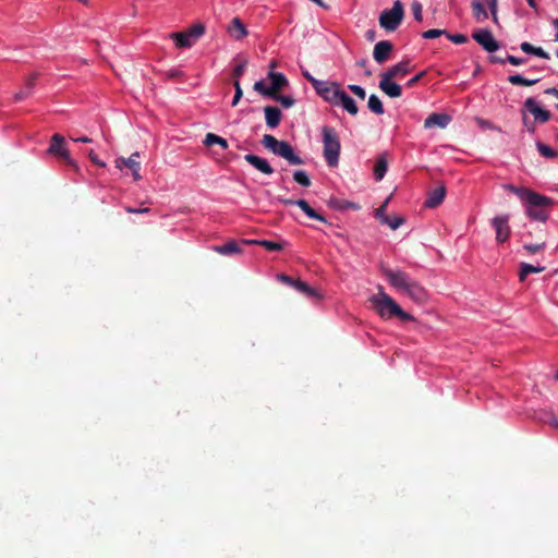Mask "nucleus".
Here are the masks:
<instances>
[{
  "label": "nucleus",
  "mask_w": 558,
  "mask_h": 558,
  "mask_svg": "<svg viewBox=\"0 0 558 558\" xmlns=\"http://www.w3.org/2000/svg\"><path fill=\"white\" fill-rule=\"evenodd\" d=\"M425 75V72L422 71L420 72L418 74H416L415 76H413L411 80L408 81L407 83V86L408 87H413L414 85H416L420 80Z\"/></svg>",
  "instance_id": "nucleus-56"
},
{
  "label": "nucleus",
  "mask_w": 558,
  "mask_h": 558,
  "mask_svg": "<svg viewBox=\"0 0 558 558\" xmlns=\"http://www.w3.org/2000/svg\"><path fill=\"white\" fill-rule=\"evenodd\" d=\"M391 199V195L388 196L386 198V201L384 202V204L381 206H379L376 210H375V217L381 222V219H384L385 217H388L386 215V210H387V206H388V203L389 201Z\"/></svg>",
  "instance_id": "nucleus-46"
},
{
  "label": "nucleus",
  "mask_w": 558,
  "mask_h": 558,
  "mask_svg": "<svg viewBox=\"0 0 558 558\" xmlns=\"http://www.w3.org/2000/svg\"><path fill=\"white\" fill-rule=\"evenodd\" d=\"M186 32L190 34V36L194 40H196L197 38H199L204 34L205 27H204L203 24H195L191 28H189Z\"/></svg>",
  "instance_id": "nucleus-43"
},
{
  "label": "nucleus",
  "mask_w": 558,
  "mask_h": 558,
  "mask_svg": "<svg viewBox=\"0 0 558 558\" xmlns=\"http://www.w3.org/2000/svg\"><path fill=\"white\" fill-rule=\"evenodd\" d=\"M365 37L367 40L369 41H373L376 37V32L374 29H368L366 33H365Z\"/></svg>",
  "instance_id": "nucleus-63"
},
{
  "label": "nucleus",
  "mask_w": 558,
  "mask_h": 558,
  "mask_svg": "<svg viewBox=\"0 0 558 558\" xmlns=\"http://www.w3.org/2000/svg\"><path fill=\"white\" fill-rule=\"evenodd\" d=\"M266 124L270 129H275L281 121V111L277 107L267 106L264 108Z\"/></svg>",
  "instance_id": "nucleus-20"
},
{
  "label": "nucleus",
  "mask_w": 558,
  "mask_h": 558,
  "mask_svg": "<svg viewBox=\"0 0 558 558\" xmlns=\"http://www.w3.org/2000/svg\"><path fill=\"white\" fill-rule=\"evenodd\" d=\"M403 222H404V219L402 217H393V218L385 217L384 219H381V223L388 225L392 230L398 229L400 226L403 225Z\"/></svg>",
  "instance_id": "nucleus-41"
},
{
  "label": "nucleus",
  "mask_w": 558,
  "mask_h": 558,
  "mask_svg": "<svg viewBox=\"0 0 558 558\" xmlns=\"http://www.w3.org/2000/svg\"><path fill=\"white\" fill-rule=\"evenodd\" d=\"M411 72L410 63L408 60L401 61L393 66H391L387 72L383 73V75L395 78L399 76H404Z\"/></svg>",
  "instance_id": "nucleus-21"
},
{
  "label": "nucleus",
  "mask_w": 558,
  "mask_h": 558,
  "mask_svg": "<svg viewBox=\"0 0 558 558\" xmlns=\"http://www.w3.org/2000/svg\"><path fill=\"white\" fill-rule=\"evenodd\" d=\"M484 2H486L490 14L495 15L498 10V0H485Z\"/></svg>",
  "instance_id": "nucleus-54"
},
{
  "label": "nucleus",
  "mask_w": 558,
  "mask_h": 558,
  "mask_svg": "<svg viewBox=\"0 0 558 558\" xmlns=\"http://www.w3.org/2000/svg\"><path fill=\"white\" fill-rule=\"evenodd\" d=\"M472 16L478 23H483L488 19V11L485 9V5L482 0H472L471 1Z\"/></svg>",
  "instance_id": "nucleus-22"
},
{
  "label": "nucleus",
  "mask_w": 558,
  "mask_h": 558,
  "mask_svg": "<svg viewBox=\"0 0 558 558\" xmlns=\"http://www.w3.org/2000/svg\"><path fill=\"white\" fill-rule=\"evenodd\" d=\"M244 159L264 174L270 175L274 173V168L269 165V162L266 159L262 157H258L253 154H247L244 156Z\"/></svg>",
  "instance_id": "nucleus-14"
},
{
  "label": "nucleus",
  "mask_w": 558,
  "mask_h": 558,
  "mask_svg": "<svg viewBox=\"0 0 558 558\" xmlns=\"http://www.w3.org/2000/svg\"><path fill=\"white\" fill-rule=\"evenodd\" d=\"M508 191L515 194L525 206V214L533 220L545 222L549 217V209L554 205V199L536 193L524 186L508 184L505 186Z\"/></svg>",
  "instance_id": "nucleus-1"
},
{
  "label": "nucleus",
  "mask_w": 558,
  "mask_h": 558,
  "mask_svg": "<svg viewBox=\"0 0 558 558\" xmlns=\"http://www.w3.org/2000/svg\"><path fill=\"white\" fill-rule=\"evenodd\" d=\"M446 37L450 41H452V43H454L457 45L465 44L469 40L468 36L463 35V34H454V35H452V34H449V33L446 32Z\"/></svg>",
  "instance_id": "nucleus-47"
},
{
  "label": "nucleus",
  "mask_w": 558,
  "mask_h": 558,
  "mask_svg": "<svg viewBox=\"0 0 558 558\" xmlns=\"http://www.w3.org/2000/svg\"><path fill=\"white\" fill-rule=\"evenodd\" d=\"M295 205L300 207L310 218L319 220L322 222H327L325 217L313 209L305 199H298Z\"/></svg>",
  "instance_id": "nucleus-28"
},
{
  "label": "nucleus",
  "mask_w": 558,
  "mask_h": 558,
  "mask_svg": "<svg viewBox=\"0 0 558 558\" xmlns=\"http://www.w3.org/2000/svg\"><path fill=\"white\" fill-rule=\"evenodd\" d=\"M233 86H234V96H233L231 106L235 107L243 96V90L241 88L240 81H238V80H234Z\"/></svg>",
  "instance_id": "nucleus-44"
},
{
  "label": "nucleus",
  "mask_w": 558,
  "mask_h": 558,
  "mask_svg": "<svg viewBox=\"0 0 558 558\" xmlns=\"http://www.w3.org/2000/svg\"><path fill=\"white\" fill-rule=\"evenodd\" d=\"M536 146H537L539 154L546 158H556L558 156V153L554 148L549 147L548 145H545L543 143H537Z\"/></svg>",
  "instance_id": "nucleus-39"
},
{
  "label": "nucleus",
  "mask_w": 558,
  "mask_h": 558,
  "mask_svg": "<svg viewBox=\"0 0 558 558\" xmlns=\"http://www.w3.org/2000/svg\"><path fill=\"white\" fill-rule=\"evenodd\" d=\"M322 135L324 158L329 167H337L341 149L339 135L336 130L330 126H324L322 129Z\"/></svg>",
  "instance_id": "nucleus-5"
},
{
  "label": "nucleus",
  "mask_w": 558,
  "mask_h": 558,
  "mask_svg": "<svg viewBox=\"0 0 558 558\" xmlns=\"http://www.w3.org/2000/svg\"><path fill=\"white\" fill-rule=\"evenodd\" d=\"M404 17V8L400 0H396L390 10H384L379 15V25L387 32H395Z\"/></svg>",
  "instance_id": "nucleus-6"
},
{
  "label": "nucleus",
  "mask_w": 558,
  "mask_h": 558,
  "mask_svg": "<svg viewBox=\"0 0 558 558\" xmlns=\"http://www.w3.org/2000/svg\"><path fill=\"white\" fill-rule=\"evenodd\" d=\"M87 155H88L89 160L94 165L99 166V167H105L106 166V163L98 158V156L95 154V151L93 149H89L87 151Z\"/></svg>",
  "instance_id": "nucleus-52"
},
{
  "label": "nucleus",
  "mask_w": 558,
  "mask_h": 558,
  "mask_svg": "<svg viewBox=\"0 0 558 558\" xmlns=\"http://www.w3.org/2000/svg\"><path fill=\"white\" fill-rule=\"evenodd\" d=\"M450 117L445 113H432L424 121L425 129H432L434 126L446 128L450 122Z\"/></svg>",
  "instance_id": "nucleus-18"
},
{
  "label": "nucleus",
  "mask_w": 558,
  "mask_h": 558,
  "mask_svg": "<svg viewBox=\"0 0 558 558\" xmlns=\"http://www.w3.org/2000/svg\"><path fill=\"white\" fill-rule=\"evenodd\" d=\"M303 76L312 84L314 89H316L315 82H320L319 80H316L314 76H312L307 71L303 72Z\"/></svg>",
  "instance_id": "nucleus-60"
},
{
  "label": "nucleus",
  "mask_w": 558,
  "mask_h": 558,
  "mask_svg": "<svg viewBox=\"0 0 558 558\" xmlns=\"http://www.w3.org/2000/svg\"><path fill=\"white\" fill-rule=\"evenodd\" d=\"M271 99L280 102V105L284 108H290L295 104V100L293 97L288 96V95H281L279 93L276 94L275 96H272Z\"/></svg>",
  "instance_id": "nucleus-38"
},
{
  "label": "nucleus",
  "mask_w": 558,
  "mask_h": 558,
  "mask_svg": "<svg viewBox=\"0 0 558 558\" xmlns=\"http://www.w3.org/2000/svg\"><path fill=\"white\" fill-rule=\"evenodd\" d=\"M369 302L381 318L398 317L402 322L413 320V316L404 312L381 286L378 287V292L369 298Z\"/></svg>",
  "instance_id": "nucleus-3"
},
{
  "label": "nucleus",
  "mask_w": 558,
  "mask_h": 558,
  "mask_svg": "<svg viewBox=\"0 0 558 558\" xmlns=\"http://www.w3.org/2000/svg\"><path fill=\"white\" fill-rule=\"evenodd\" d=\"M506 60L510 64L515 65V66L521 65V64H523L525 62V59L518 58V57H514V56H511V54L507 56Z\"/></svg>",
  "instance_id": "nucleus-53"
},
{
  "label": "nucleus",
  "mask_w": 558,
  "mask_h": 558,
  "mask_svg": "<svg viewBox=\"0 0 558 558\" xmlns=\"http://www.w3.org/2000/svg\"><path fill=\"white\" fill-rule=\"evenodd\" d=\"M472 38L488 52H495L499 49V43L494 38L489 29L475 31L472 34Z\"/></svg>",
  "instance_id": "nucleus-11"
},
{
  "label": "nucleus",
  "mask_w": 558,
  "mask_h": 558,
  "mask_svg": "<svg viewBox=\"0 0 558 558\" xmlns=\"http://www.w3.org/2000/svg\"><path fill=\"white\" fill-rule=\"evenodd\" d=\"M229 34L236 40L247 36V29L239 17H233L228 26Z\"/></svg>",
  "instance_id": "nucleus-19"
},
{
  "label": "nucleus",
  "mask_w": 558,
  "mask_h": 558,
  "mask_svg": "<svg viewBox=\"0 0 558 558\" xmlns=\"http://www.w3.org/2000/svg\"><path fill=\"white\" fill-rule=\"evenodd\" d=\"M329 205L332 208L341 209V210L348 209V208H353V209H357L359 208V205H356L354 203H351V202H348V201H343V199H338V198L330 199Z\"/></svg>",
  "instance_id": "nucleus-36"
},
{
  "label": "nucleus",
  "mask_w": 558,
  "mask_h": 558,
  "mask_svg": "<svg viewBox=\"0 0 558 558\" xmlns=\"http://www.w3.org/2000/svg\"><path fill=\"white\" fill-rule=\"evenodd\" d=\"M441 35H446L445 29H428L422 33V37L425 39H434L438 38Z\"/></svg>",
  "instance_id": "nucleus-48"
},
{
  "label": "nucleus",
  "mask_w": 558,
  "mask_h": 558,
  "mask_svg": "<svg viewBox=\"0 0 558 558\" xmlns=\"http://www.w3.org/2000/svg\"><path fill=\"white\" fill-rule=\"evenodd\" d=\"M544 269H545L544 267H535L531 264L521 263L520 271H519V280L521 282H523L530 274H538V272H542Z\"/></svg>",
  "instance_id": "nucleus-33"
},
{
  "label": "nucleus",
  "mask_w": 558,
  "mask_h": 558,
  "mask_svg": "<svg viewBox=\"0 0 558 558\" xmlns=\"http://www.w3.org/2000/svg\"><path fill=\"white\" fill-rule=\"evenodd\" d=\"M446 196V186L440 184L435 190L430 191L425 201V206L428 208H435L439 206Z\"/></svg>",
  "instance_id": "nucleus-16"
},
{
  "label": "nucleus",
  "mask_w": 558,
  "mask_h": 558,
  "mask_svg": "<svg viewBox=\"0 0 558 558\" xmlns=\"http://www.w3.org/2000/svg\"><path fill=\"white\" fill-rule=\"evenodd\" d=\"M125 211L130 213V214H146V213H149L150 209L148 207H144V208H133V207H125Z\"/></svg>",
  "instance_id": "nucleus-57"
},
{
  "label": "nucleus",
  "mask_w": 558,
  "mask_h": 558,
  "mask_svg": "<svg viewBox=\"0 0 558 558\" xmlns=\"http://www.w3.org/2000/svg\"><path fill=\"white\" fill-rule=\"evenodd\" d=\"M523 123L530 132H534V130H535L534 125L527 121V118L525 117L524 113H523Z\"/></svg>",
  "instance_id": "nucleus-64"
},
{
  "label": "nucleus",
  "mask_w": 558,
  "mask_h": 558,
  "mask_svg": "<svg viewBox=\"0 0 558 558\" xmlns=\"http://www.w3.org/2000/svg\"><path fill=\"white\" fill-rule=\"evenodd\" d=\"M70 138L73 142H77V143H92L93 142V140L90 137H87V136H81V137L70 136Z\"/></svg>",
  "instance_id": "nucleus-62"
},
{
  "label": "nucleus",
  "mask_w": 558,
  "mask_h": 558,
  "mask_svg": "<svg viewBox=\"0 0 558 558\" xmlns=\"http://www.w3.org/2000/svg\"><path fill=\"white\" fill-rule=\"evenodd\" d=\"M392 50H393V45L391 44V41H389V40L378 41L375 45L374 51H373L374 60L379 64L385 63L387 60L390 59Z\"/></svg>",
  "instance_id": "nucleus-13"
},
{
  "label": "nucleus",
  "mask_w": 558,
  "mask_h": 558,
  "mask_svg": "<svg viewBox=\"0 0 558 558\" xmlns=\"http://www.w3.org/2000/svg\"><path fill=\"white\" fill-rule=\"evenodd\" d=\"M413 16L415 21L422 22L423 20V7L418 1H413L411 4Z\"/></svg>",
  "instance_id": "nucleus-45"
},
{
  "label": "nucleus",
  "mask_w": 558,
  "mask_h": 558,
  "mask_svg": "<svg viewBox=\"0 0 558 558\" xmlns=\"http://www.w3.org/2000/svg\"><path fill=\"white\" fill-rule=\"evenodd\" d=\"M388 169L387 160L384 156H380L374 166V178L376 181L383 180Z\"/></svg>",
  "instance_id": "nucleus-32"
},
{
  "label": "nucleus",
  "mask_w": 558,
  "mask_h": 558,
  "mask_svg": "<svg viewBox=\"0 0 558 558\" xmlns=\"http://www.w3.org/2000/svg\"><path fill=\"white\" fill-rule=\"evenodd\" d=\"M293 180L304 187H308L312 184L310 177L304 170L294 171Z\"/></svg>",
  "instance_id": "nucleus-37"
},
{
  "label": "nucleus",
  "mask_w": 558,
  "mask_h": 558,
  "mask_svg": "<svg viewBox=\"0 0 558 558\" xmlns=\"http://www.w3.org/2000/svg\"><path fill=\"white\" fill-rule=\"evenodd\" d=\"M140 157V154L133 153L129 158L120 157L116 159V167L119 169H122L123 167H126L128 170L132 171L133 179L135 181H140L142 179V175L140 174L141 170V163L137 160Z\"/></svg>",
  "instance_id": "nucleus-12"
},
{
  "label": "nucleus",
  "mask_w": 558,
  "mask_h": 558,
  "mask_svg": "<svg viewBox=\"0 0 558 558\" xmlns=\"http://www.w3.org/2000/svg\"><path fill=\"white\" fill-rule=\"evenodd\" d=\"M38 76L39 74L35 72L26 78L24 89L15 93L13 96V100L15 102H20L32 95V90L36 84V80L38 78Z\"/></svg>",
  "instance_id": "nucleus-17"
},
{
  "label": "nucleus",
  "mask_w": 558,
  "mask_h": 558,
  "mask_svg": "<svg viewBox=\"0 0 558 558\" xmlns=\"http://www.w3.org/2000/svg\"><path fill=\"white\" fill-rule=\"evenodd\" d=\"M295 205L300 207L310 218L319 220L322 222H327L325 217L313 209L305 199H298Z\"/></svg>",
  "instance_id": "nucleus-29"
},
{
  "label": "nucleus",
  "mask_w": 558,
  "mask_h": 558,
  "mask_svg": "<svg viewBox=\"0 0 558 558\" xmlns=\"http://www.w3.org/2000/svg\"><path fill=\"white\" fill-rule=\"evenodd\" d=\"M544 94L551 95L556 98H558V88L556 87H549L544 90ZM556 108L558 109V102L556 104Z\"/></svg>",
  "instance_id": "nucleus-61"
},
{
  "label": "nucleus",
  "mask_w": 558,
  "mask_h": 558,
  "mask_svg": "<svg viewBox=\"0 0 558 558\" xmlns=\"http://www.w3.org/2000/svg\"><path fill=\"white\" fill-rule=\"evenodd\" d=\"M203 144L208 147L213 145H219L222 149H227L229 146L228 142L223 137L214 133H207Z\"/></svg>",
  "instance_id": "nucleus-31"
},
{
  "label": "nucleus",
  "mask_w": 558,
  "mask_h": 558,
  "mask_svg": "<svg viewBox=\"0 0 558 558\" xmlns=\"http://www.w3.org/2000/svg\"><path fill=\"white\" fill-rule=\"evenodd\" d=\"M316 93L327 102L336 106L338 99L343 92L341 85L337 82H315Z\"/></svg>",
  "instance_id": "nucleus-8"
},
{
  "label": "nucleus",
  "mask_w": 558,
  "mask_h": 558,
  "mask_svg": "<svg viewBox=\"0 0 558 558\" xmlns=\"http://www.w3.org/2000/svg\"><path fill=\"white\" fill-rule=\"evenodd\" d=\"M492 226L496 231V241L498 243H504L510 238L509 215L496 216L492 219Z\"/></svg>",
  "instance_id": "nucleus-10"
},
{
  "label": "nucleus",
  "mask_w": 558,
  "mask_h": 558,
  "mask_svg": "<svg viewBox=\"0 0 558 558\" xmlns=\"http://www.w3.org/2000/svg\"><path fill=\"white\" fill-rule=\"evenodd\" d=\"M262 144L265 148L286 159L292 166H300L304 163V160L295 154L291 144L286 141H278L274 135L265 134L263 136Z\"/></svg>",
  "instance_id": "nucleus-4"
},
{
  "label": "nucleus",
  "mask_w": 558,
  "mask_h": 558,
  "mask_svg": "<svg viewBox=\"0 0 558 558\" xmlns=\"http://www.w3.org/2000/svg\"><path fill=\"white\" fill-rule=\"evenodd\" d=\"M533 54L543 59H549V54L541 47H535Z\"/></svg>",
  "instance_id": "nucleus-59"
},
{
  "label": "nucleus",
  "mask_w": 558,
  "mask_h": 558,
  "mask_svg": "<svg viewBox=\"0 0 558 558\" xmlns=\"http://www.w3.org/2000/svg\"><path fill=\"white\" fill-rule=\"evenodd\" d=\"M520 49L525 53L533 54L535 46L527 41H524L520 45Z\"/></svg>",
  "instance_id": "nucleus-55"
},
{
  "label": "nucleus",
  "mask_w": 558,
  "mask_h": 558,
  "mask_svg": "<svg viewBox=\"0 0 558 558\" xmlns=\"http://www.w3.org/2000/svg\"><path fill=\"white\" fill-rule=\"evenodd\" d=\"M348 88L356 96L359 97L360 99H365L366 97V92L363 87H361L360 85H349Z\"/></svg>",
  "instance_id": "nucleus-51"
},
{
  "label": "nucleus",
  "mask_w": 558,
  "mask_h": 558,
  "mask_svg": "<svg viewBox=\"0 0 558 558\" xmlns=\"http://www.w3.org/2000/svg\"><path fill=\"white\" fill-rule=\"evenodd\" d=\"M295 205L300 207L310 218L319 220L322 222H327L325 217L313 209L305 199H298Z\"/></svg>",
  "instance_id": "nucleus-27"
},
{
  "label": "nucleus",
  "mask_w": 558,
  "mask_h": 558,
  "mask_svg": "<svg viewBox=\"0 0 558 558\" xmlns=\"http://www.w3.org/2000/svg\"><path fill=\"white\" fill-rule=\"evenodd\" d=\"M545 247V242L543 243H538V244H524L523 245V248L529 253V254H536L538 253L539 251L544 250Z\"/></svg>",
  "instance_id": "nucleus-50"
},
{
  "label": "nucleus",
  "mask_w": 558,
  "mask_h": 558,
  "mask_svg": "<svg viewBox=\"0 0 558 558\" xmlns=\"http://www.w3.org/2000/svg\"><path fill=\"white\" fill-rule=\"evenodd\" d=\"M246 64H247V61L244 60L243 62L239 63L234 69H233V72H232V75L234 77V80H240V77L244 74L245 72V69H246Z\"/></svg>",
  "instance_id": "nucleus-49"
},
{
  "label": "nucleus",
  "mask_w": 558,
  "mask_h": 558,
  "mask_svg": "<svg viewBox=\"0 0 558 558\" xmlns=\"http://www.w3.org/2000/svg\"><path fill=\"white\" fill-rule=\"evenodd\" d=\"M268 76L271 82L270 89L272 90L274 96L278 94L280 89L288 85V80L282 73L270 72Z\"/></svg>",
  "instance_id": "nucleus-24"
},
{
  "label": "nucleus",
  "mask_w": 558,
  "mask_h": 558,
  "mask_svg": "<svg viewBox=\"0 0 558 558\" xmlns=\"http://www.w3.org/2000/svg\"><path fill=\"white\" fill-rule=\"evenodd\" d=\"M367 107L372 112L378 116H381L385 112L381 100L375 94H372L368 97Z\"/></svg>",
  "instance_id": "nucleus-34"
},
{
  "label": "nucleus",
  "mask_w": 558,
  "mask_h": 558,
  "mask_svg": "<svg viewBox=\"0 0 558 558\" xmlns=\"http://www.w3.org/2000/svg\"><path fill=\"white\" fill-rule=\"evenodd\" d=\"M48 154L57 157L59 160L78 171L77 163L71 158L70 151L65 146V138L60 134H53L51 137L50 145L47 150Z\"/></svg>",
  "instance_id": "nucleus-7"
},
{
  "label": "nucleus",
  "mask_w": 558,
  "mask_h": 558,
  "mask_svg": "<svg viewBox=\"0 0 558 558\" xmlns=\"http://www.w3.org/2000/svg\"><path fill=\"white\" fill-rule=\"evenodd\" d=\"M294 288L298 291H300L301 293H303L304 295H306L307 298H310V299H317L318 300V299L322 298L320 293L317 290H315L314 288L310 287L304 281L296 280Z\"/></svg>",
  "instance_id": "nucleus-30"
},
{
  "label": "nucleus",
  "mask_w": 558,
  "mask_h": 558,
  "mask_svg": "<svg viewBox=\"0 0 558 558\" xmlns=\"http://www.w3.org/2000/svg\"><path fill=\"white\" fill-rule=\"evenodd\" d=\"M529 111L533 114L534 120L539 123H546L550 120L551 114L548 110L543 109L533 97H529L523 102L522 113Z\"/></svg>",
  "instance_id": "nucleus-9"
},
{
  "label": "nucleus",
  "mask_w": 558,
  "mask_h": 558,
  "mask_svg": "<svg viewBox=\"0 0 558 558\" xmlns=\"http://www.w3.org/2000/svg\"><path fill=\"white\" fill-rule=\"evenodd\" d=\"M259 246H263L268 251H275V252L281 251L283 248V245L281 243L272 242V241H268V240L259 241Z\"/></svg>",
  "instance_id": "nucleus-42"
},
{
  "label": "nucleus",
  "mask_w": 558,
  "mask_h": 558,
  "mask_svg": "<svg viewBox=\"0 0 558 558\" xmlns=\"http://www.w3.org/2000/svg\"><path fill=\"white\" fill-rule=\"evenodd\" d=\"M254 90L259 93L263 96H267L269 98H272V90L270 89V86L267 87L264 81H258L253 86Z\"/></svg>",
  "instance_id": "nucleus-40"
},
{
  "label": "nucleus",
  "mask_w": 558,
  "mask_h": 558,
  "mask_svg": "<svg viewBox=\"0 0 558 558\" xmlns=\"http://www.w3.org/2000/svg\"><path fill=\"white\" fill-rule=\"evenodd\" d=\"M171 37L174 39L178 48L191 47L195 41L187 32L173 33L171 34Z\"/></svg>",
  "instance_id": "nucleus-26"
},
{
  "label": "nucleus",
  "mask_w": 558,
  "mask_h": 558,
  "mask_svg": "<svg viewBox=\"0 0 558 558\" xmlns=\"http://www.w3.org/2000/svg\"><path fill=\"white\" fill-rule=\"evenodd\" d=\"M381 274L387 278L390 286L398 292L405 294L416 303H423L427 300L426 290L409 274L400 269H391L386 266L380 267Z\"/></svg>",
  "instance_id": "nucleus-2"
},
{
  "label": "nucleus",
  "mask_w": 558,
  "mask_h": 558,
  "mask_svg": "<svg viewBox=\"0 0 558 558\" xmlns=\"http://www.w3.org/2000/svg\"><path fill=\"white\" fill-rule=\"evenodd\" d=\"M278 279L281 281V282H284V283H288L290 286H292L293 288L295 287V281L293 278H291L290 276H287V275H279L278 276Z\"/></svg>",
  "instance_id": "nucleus-58"
},
{
  "label": "nucleus",
  "mask_w": 558,
  "mask_h": 558,
  "mask_svg": "<svg viewBox=\"0 0 558 558\" xmlns=\"http://www.w3.org/2000/svg\"><path fill=\"white\" fill-rule=\"evenodd\" d=\"M392 78H389L381 74V80L379 82V88L389 97L391 98H398L401 96L402 90L401 87L391 81Z\"/></svg>",
  "instance_id": "nucleus-15"
},
{
  "label": "nucleus",
  "mask_w": 558,
  "mask_h": 558,
  "mask_svg": "<svg viewBox=\"0 0 558 558\" xmlns=\"http://www.w3.org/2000/svg\"><path fill=\"white\" fill-rule=\"evenodd\" d=\"M508 82L515 86H532L539 82V78L527 80L520 74H513L508 77Z\"/></svg>",
  "instance_id": "nucleus-35"
},
{
  "label": "nucleus",
  "mask_w": 558,
  "mask_h": 558,
  "mask_svg": "<svg viewBox=\"0 0 558 558\" xmlns=\"http://www.w3.org/2000/svg\"><path fill=\"white\" fill-rule=\"evenodd\" d=\"M214 251L221 255H232L241 253L242 250L235 241H229L223 245L214 246Z\"/></svg>",
  "instance_id": "nucleus-25"
},
{
  "label": "nucleus",
  "mask_w": 558,
  "mask_h": 558,
  "mask_svg": "<svg viewBox=\"0 0 558 558\" xmlns=\"http://www.w3.org/2000/svg\"><path fill=\"white\" fill-rule=\"evenodd\" d=\"M336 106H341L351 116H356L359 112V108L354 99L350 97L344 90L341 93Z\"/></svg>",
  "instance_id": "nucleus-23"
}]
</instances>
